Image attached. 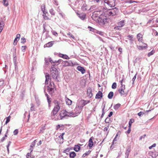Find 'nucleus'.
I'll return each instance as SVG.
<instances>
[{"label":"nucleus","instance_id":"obj_1","mask_svg":"<svg viewBox=\"0 0 158 158\" xmlns=\"http://www.w3.org/2000/svg\"><path fill=\"white\" fill-rule=\"evenodd\" d=\"M56 64H53L52 65L50 69V71L52 77L57 81H59L60 80L58 78L59 76L58 71L56 67Z\"/></svg>","mask_w":158,"mask_h":158},{"label":"nucleus","instance_id":"obj_2","mask_svg":"<svg viewBox=\"0 0 158 158\" xmlns=\"http://www.w3.org/2000/svg\"><path fill=\"white\" fill-rule=\"evenodd\" d=\"M80 106L78 105L76 106L74 110V112L73 111L70 112V115L72 117H75L77 116L81 112L82 108H80Z\"/></svg>","mask_w":158,"mask_h":158},{"label":"nucleus","instance_id":"obj_3","mask_svg":"<svg viewBox=\"0 0 158 158\" xmlns=\"http://www.w3.org/2000/svg\"><path fill=\"white\" fill-rule=\"evenodd\" d=\"M55 106L52 110L51 115L52 116H55L60 109V106L58 102L56 100H55L54 102Z\"/></svg>","mask_w":158,"mask_h":158},{"label":"nucleus","instance_id":"obj_4","mask_svg":"<svg viewBox=\"0 0 158 158\" xmlns=\"http://www.w3.org/2000/svg\"><path fill=\"white\" fill-rule=\"evenodd\" d=\"M118 9L116 7H114L111 9H109L107 10L106 14L109 16L115 15L118 13Z\"/></svg>","mask_w":158,"mask_h":158},{"label":"nucleus","instance_id":"obj_5","mask_svg":"<svg viewBox=\"0 0 158 158\" xmlns=\"http://www.w3.org/2000/svg\"><path fill=\"white\" fill-rule=\"evenodd\" d=\"M70 112H68L66 110L61 111L60 114V119H62L63 118L66 116L71 117L70 115Z\"/></svg>","mask_w":158,"mask_h":158},{"label":"nucleus","instance_id":"obj_6","mask_svg":"<svg viewBox=\"0 0 158 158\" xmlns=\"http://www.w3.org/2000/svg\"><path fill=\"white\" fill-rule=\"evenodd\" d=\"M123 81V79L121 81H120V83L121 85V86L120 88V89L118 90V91L120 94L121 95H125L124 90L125 89V85H123L122 82Z\"/></svg>","mask_w":158,"mask_h":158},{"label":"nucleus","instance_id":"obj_7","mask_svg":"<svg viewBox=\"0 0 158 158\" xmlns=\"http://www.w3.org/2000/svg\"><path fill=\"white\" fill-rule=\"evenodd\" d=\"M116 0H105L104 2L110 7H113L115 6V1Z\"/></svg>","mask_w":158,"mask_h":158},{"label":"nucleus","instance_id":"obj_8","mask_svg":"<svg viewBox=\"0 0 158 158\" xmlns=\"http://www.w3.org/2000/svg\"><path fill=\"white\" fill-rule=\"evenodd\" d=\"M108 19L106 16H102L99 18L98 21L101 24L104 25L107 22Z\"/></svg>","mask_w":158,"mask_h":158},{"label":"nucleus","instance_id":"obj_9","mask_svg":"<svg viewBox=\"0 0 158 158\" xmlns=\"http://www.w3.org/2000/svg\"><path fill=\"white\" fill-rule=\"evenodd\" d=\"M90 102L89 100H82L79 102V105L80 106V108H82L84 106Z\"/></svg>","mask_w":158,"mask_h":158},{"label":"nucleus","instance_id":"obj_10","mask_svg":"<svg viewBox=\"0 0 158 158\" xmlns=\"http://www.w3.org/2000/svg\"><path fill=\"white\" fill-rule=\"evenodd\" d=\"M87 93L88 96L89 97V98L92 97L93 94L92 93V89L91 88L89 87L88 88Z\"/></svg>","mask_w":158,"mask_h":158},{"label":"nucleus","instance_id":"obj_11","mask_svg":"<svg viewBox=\"0 0 158 158\" xmlns=\"http://www.w3.org/2000/svg\"><path fill=\"white\" fill-rule=\"evenodd\" d=\"M77 14L78 16L82 20H83L85 18L86 15L85 13H81L79 14L77 13Z\"/></svg>","mask_w":158,"mask_h":158},{"label":"nucleus","instance_id":"obj_12","mask_svg":"<svg viewBox=\"0 0 158 158\" xmlns=\"http://www.w3.org/2000/svg\"><path fill=\"white\" fill-rule=\"evenodd\" d=\"M82 145L79 143L77 145H75L73 148L74 150L76 152H78L80 149V146Z\"/></svg>","mask_w":158,"mask_h":158},{"label":"nucleus","instance_id":"obj_13","mask_svg":"<svg viewBox=\"0 0 158 158\" xmlns=\"http://www.w3.org/2000/svg\"><path fill=\"white\" fill-rule=\"evenodd\" d=\"M103 94L102 92L99 91L96 94L95 98L96 99H101L102 97Z\"/></svg>","mask_w":158,"mask_h":158},{"label":"nucleus","instance_id":"obj_14","mask_svg":"<svg viewBox=\"0 0 158 158\" xmlns=\"http://www.w3.org/2000/svg\"><path fill=\"white\" fill-rule=\"evenodd\" d=\"M77 69L79 71H80L82 74H84L85 73V70L83 67L81 66L77 67Z\"/></svg>","mask_w":158,"mask_h":158},{"label":"nucleus","instance_id":"obj_15","mask_svg":"<svg viewBox=\"0 0 158 158\" xmlns=\"http://www.w3.org/2000/svg\"><path fill=\"white\" fill-rule=\"evenodd\" d=\"M94 139V138L92 136L89 139V141L88 146L89 148H91L93 145V139Z\"/></svg>","mask_w":158,"mask_h":158},{"label":"nucleus","instance_id":"obj_16","mask_svg":"<svg viewBox=\"0 0 158 158\" xmlns=\"http://www.w3.org/2000/svg\"><path fill=\"white\" fill-rule=\"evenodd\" d=\"M45 6L44 4L42 5L41 7V10L42 11L43 14V16H44V15H45V13H46L47 12L45 10Z\"/></svg>","mask_w":158,"mask_h":158},{"label":"nucleus","instance_id":"obj_17","mask_svg":"<svg viewBox=\"0 0 158 158\" xmlns=\"http://www.w3.org/2000/svg\"><path fill=\"white\" fill-rule=\"evenodd\" d=\"M131 151V149L130 148H127V149L126 152L125 153V157L126 158H128L129 155V153Z\"/></svg>","mask_w":158,"mask_h":158},{"label":"nucleus","instance_id":"obj_18","mask_svg":"<svg viewBox=\"0 0 158 158\" xmlns=\"http://www.w3.org/2000/svg\"><path fill=\"white\" fill-rule=\"evenodd\" d=\"M59 57H62L65 59H69L70 58L67 55L65 54H62L60 53L59 55Z\"/></svg>","mask_w":158,"mask_h":158},{"label":"nucleus","instance_id":"obj_19","mask_svg":"<svg viewBox=\"0 0 158 158\" xmlns=\"http://www.w3.org/2000/svg\"><path fill=\"white\" fill-rule=\"evenodd\" d=\"M50 76L48 74H47L45 75L46 80L45 81V84L46 85H47L48 84V81L49 80H50Z\"/></svg>","mask_w":158,"mask_h":158},{"label":"nucleus","instance_id":"obj_20","mask_svg":"<svg viewBox=\"0 0 158 158\" xmlns=\"http://www.w3.org/2000/svg\"><path fill=\"white\" fill-rule=\"evenodd\" d=\"M76 153L74 152H72L70 153L69 154V157L70 158H74L76 156Z\"/></svg>","mask_w":158,"mask_h":158},{"label":"nucleus","instance_id":"obj_21","mask_svg":"<svg viewBox=\"0 0 158 158\" xmlns=\"http://www.w3.org/2000/svg\"><path fill=\"white\" fill-rule=\"evenodd\" d=\"M53 42H54V41H51L48 42L44 45V47H49L52 46L53 45Z\"/></svg>","mask_w":158,"mask_h":158},{"label":"nucleus","instance_id":"obj_22","mask_svg":"<svg viewBox=\"0 0 158 158\" xmlns=\"http://www.w3.org/2000/svg\"><path fill=\"white\" fill-rule=\"evenodd\" d=\"M144 46H138V49L139 50H143L144 48H147V45L146 44H144Z\"/></svg>","mask_w":158,"mask_h":158},{"label":"nucleus","instance_id":"obj_23","mask_svg":"<svg viewBox=\"0 0 158 158\" xmlns=\"http://www.w3.org/2000/svg\"><path fill=\"white\" fill-rule=\"evenodd\" d=\"M33 151V149H32L30 153H28L26 155L27 158H35V156H31V153Z\"/></svg>","mask_w":158,"mask_h":158},{"label":"nucleus","instance_id":"obj_24","mask_svg":"<svg viewBox=\"0 0 158 158\" xmlns=\"http://www.w3.org/2000/svg\"><path fill=\"white\" fill-rule=\"evenodd\" d=\"M137 38L138 39V40L139 41V42L142 41V35L141 34L139 33V34H138V35H137Z\"/></svg>","mask_w":158,"mask_h":158},{"label":"nucleus","instance_id":"obj_25","mask_svg":"<svg viewBox=\"0 0 158 158\" xmlns=\"http://www.w3.org/2000/svg\"><path fill=\"white\" fill-rule=\"evenodd\" d=\"M118 25L121 27H123L124 25V20H122L119 22L118 23Z\"/></svg>","mask_w":158,"mask_h":158},{"label":"nucleus","instance_id":"obj_26","mask_svg":"<svg viewBox=\"0 0 158 158\" xmlns=\"http://www.w3.org/2000/svg\"><path fill=\"white\" fill-rule=\"evenodd\" d=\"M87 6L85 4H83V6L81 7V9L83 11H85L87 10Z\"/></svg>","mask_w":158,"mask_h":158},{"label":"nucleus","instance_id":"obj_27","mask_svg":"<svg viewBox=\"0 0 158 158\" xmlns=\"http://www.w3.org/2000/svg\"><path fill=\"white\" fill-rule=\"evenodd\" d=\"M15 65V71L16 73L18 72V62L17 61L13 62Z\"/></svg>","mask_w":158,"mask_h":158},{"label":"nucleus","instance_id":"obj_28","mask_svg":"<svg viewBox=\"0 0 158 158\" xmlns=\"http://www.w3.org/2000/svg\"><path fill=\"white\" fill-rule=\"evenodd\" d=\"M114 95V93L113 92H110L108 94V98L110 99H111Z\"/></svg>","mask_w":158,"mask_h":158},{"label":"nucleus","instance_id":"obj_29","mask_svg":"<svg viewBox=\"0 0 158 158\" xmlns=\"http://www.w3.org/2000/svg\"><path fill=\"white\" fill-rule=\"evenodd\" d=\"M121 105L120 103H118L114 106V108L115 110H117L120 107Z\"/></svg>","mask_w":158,"mask_h":158},{"label":"nucleus","instance_id":"obj_30","mask_svg":"<svg viewBox=\"0 0 158 158\" xmlns=\"http://www.w3.org/2000/svg\"><path fill=\"white\" fill-rule=\"evenodd\" d=\"M48 90L51 93H53L54 91L56 90V88L55 87L51 88L49 89H48Z\"/></svg>","mask_w":158,"mask_h":158},{"label":"nucleus","instance_id":"obj_31","mask_svg":"<svg viewBox=\"0 0 158 158\" xmlns=\"http://www.w3.org/2000/svg\"><path fill=\"white\" fill-rule=\"evenodd\" d=\"M55 86L54 83L50 82L49 85L48 86V89H49L51 88L55 87Z\"/></svg>","mask_w":158,"mask_h":158},{"label":"nucleus","instance_id":"obj_32","mask_svg":"<svg viewBox=\"0 0 158 158\" xmlns=\"http://www.w3.org/2000/svg\"><path fill=\"white\" fill-rule=\"evenodd\" d=\"M66 103L67 105H71L72 103V101L69 99L68 98H67L66 100Z\"/></svg>","mask_w":158,"mask_h":158},{"label":"nucleus","instance_id":"obj_33","mask_svg":"<svg viewBox=\"0 0 158 158\" xmlns=\"http://www.w3.org/2000/svg\"><path fill=\"white\" fill-rule=\"evenodd\" d=\"M31 107L30 108V110L31 111H33L35 110V105L33 103L31 104Z\"/></svg>","mask_w":158,"mask_h":158},{"label":"nucleus","instance_id":"obj_34","mask_svg":"<svg viewBox=\"0 0 158 158\" xmlns=\"http://www.w3.org/2000/svg\"><path fill=\"white\" fill-rule=\"evenodd\" d=\"M72 148H67L66 149L64 150V151L63 152L65 153L67 155H68V153H67L66 152H69V151L70 150H72Z\"/></svg>","mask_w":158,"mask_h":158},{"label":"nucleus","instance_id":"obj_35","mask_svg":"<svg viewBox=\"0 0 158 158\" xmlns=\"http://www.w3.org/2000/svg\"><path fill=\"white\" fill-rule=\"evenodd\" d=\"M134 121V120L133 119H131L129 122V127H131V124Z\"/></svg>","mask_w":158,"mask_h":158},{"label":"nucleus","instance_id":"obj_36","mask_svg":"<svg viewBox=\"0 0 158 158\" xmlns=\"http://www.w3.org/2000/svg\"><path fill=\"white\" fill-rule=\"evenodd\" d=\"M62 64L63 66H68L67 61H62Z\"/></svg>","mask_w":158,"mask_h":158},{"label":"nucleus","instance_id":"obj_37","mask_svg":"<svg viewBox=\"0 0 158 158\" xmlns=\"http://www.w3.org/2000/svg\"><path fill=\"white\" fill-rule=\"evenodd\" d=\"M91 151L89 150L88 152H86L82 156V157H84L88 155L90 153Z\"/></svg>","mask_w":158,"mask_h":158},{"label":"nucleus","instance_id":"obj_38","mask_svg":"<svg viewBox=\"0 0 158 158\" xmlns=\"http://www.w3.org/2000/svg\"><path fill=\"white\" fill-rule=\"evenodd\" d=\"M152 157L154 158H158V152L153 153L152 154Z\"/></svg>","mask_w":158,"mask_h":158},{"label":"nucleus","instance_id":"obj_39","mask_svg":"<svg viewBox=\"0 0 158 158\" xmlns=\"http://www.w3.org/2000/svg\"><path fill=\"white\" fill-rule=\"evenodd\" d=\"M37 142L36 140H35L31 143L30 146L31 148H33L35 146L36 143Z\"/></svg>","mask_w":158,"mask_h":158},{"label":"nucleus","instance_id":"obj_40","mask_svg":"<svg viewBox=\"0 0 158 158\" xmlns=\"http://www.w3.org/2000/svg\"><path fill=\"white\" fill-rule=\"evenodd\" d=\"M68 66H73V64L72 61L69 60L67 61Z\"/></svg>","mask_w":158,"mask_h":158},{"label":"nucleus","instance_id":"obj_41","mask_svg":"<svg viewBox=\"0 0 158 158\" xmlns=\"http://www.w3.org/2000/svg\"><path fill=\"white\" fill-rule=\"evenodd\" d=\"M62 61H63V60L61 59H59L58 60H55V61L54 62V63H58V64L56 65H58L59 64H60L61 62H62Z\"/></svg>","mask_w":158,"mask_h":158},{"label":"nucleus","instance_id":"obj_42","mask_svg":"<svg viewBox=\"0 0 158 158\" xmlns=\"http://www.w3.org/2000/svg\"><path fill=\"white\" fill-rule=\"evenodd\" d=\"M10 117H11L10 116L6 117V121L5 124H7L8 123L10 122Z\"/></svg>","mask_w":158,"mask_h":158},{"label":"nucleus","instance_id":"obj_43","mask_svg":"<svg viewBox=\"0 0 158 158\" xmlns=\"http://www.w3.org/2000/svg\"><path fill=\"white\" fill-rule=\"evenodd\" d=\"M50 99L51 98H47V101L48 104V106L49 108L51 106L50 104L51 102V101Z\"/></svg>","mask_w":158,"mask_h":158},{"label":"nucleus","instance_id":"obj_44","mask_svg":"<svg viewBox=\"0 0 158 158\" xmlns=\"http://www.w3.org/2000/svg\"><path fill=\"white\" fill-rule=\"evenodd\" d=\"M154 52H155V51L152 50L148 54V56L149 57L150 56L153 55L154 54Z\"/></svg>","mask_w":158,"mask_h":158},{"label":"nucleus","instance_id":"obj_45","mask_svg":"<svg viewBox=\"0 0 158 158\" xmlns=\"http://www.w3.org/2000/svg\"><path fill=\"white\" fill-rule=\"evenodd\" d=\"M35 100L36 101V103L37 105V106H38L40 105V102L39 100L37 98H35Z\"/></svg>","mask_w":158,"mask_h":158},{"label":"nucleus","instance_id":"obj_46","mask_svg":"<svg viewBox=\"0 0 158 158\" xmlns=\"http://www.w3.org/2000/svg\"><path fill=\"white\" fill-rule=\"evenodd\" d=\"M127 37L129 38L128 39L130 40L131 41H133V35H128L127 36Z\"/></svg>","mask_w":158,"mask_h":158},{"label":"nucleus","instance_id":"obj_47","mask_svg":"<svg viewBox=\"0 0 158 158\" xmlns=\"http://www.w3.org/2000/svg\"><path fill=\"white\" fill-rule=\"evenodd\" d=\"M117 86V84L116 82H114L112 84V88L113 89H115L116 88Z\"/></svg>","mask_w":158,"mask_h":158},{"label":"nucleus","instance_id":"obj_48","mask_svg":"<svg viewBox=\"0 0 158 158\" xmlns=\"http://www.w3.org/2000/svg\"><path fill=\"white\" fill-rule=\"evenodd\" d=\"M49 12L52 15H55V12L54 10L52 9L50 10Z\"/></svg>","mask_w":158,"mask_h":158},{"label":"nucleus","instance_id":"obj_49","mask_svg":"<svg viewBox=\"0 0 158 158\" xmlns=\"http://www.w3.org/2000/svg\"><path fill=\"white\" fill-rule=\"evenodd\" d=\"M137 74V73H136V74L134 76V77L132 79V84L133 85L134 84V81H135V79L136 78Z\"/></svg>","mask_w":158,"mask_h":158},{"label":"nucleus","instance_id":"obj_50","mask_svg":"<svg viewBox=\"0 0 158 158\" xmlns=\"http://www.w3.org/2000/svg\"><path fill=\"white\" fill-rule=\"evenodd\" d=\"M45 129V126H44L43 127H41L40 130V132L43 133Z\"/></svg>","mask_w":158,"mask_h":158},{"label":"nucleus","instance_id":"obj_51","mask_svg":"<svg viewBox=\"0 0 158 158\" xmlns=\"http://www.w3.org/2000/svg\"><path fill=\"white\" fill-rule=\"evenodd\" d=\"M140 61V58H136L135 60L134 61V64H135L138 63L139 61Z\"/></svg>","mask_w":158,"mask_h":158},{"label":"nucleus","instance_id":"obj_52","mask_svg":"<svg viewBox=\"0 0 158 158\" xmlns=\"http://www.w3.org/2000/svg\"><path fill=\"white\" fill-rule=\"evenodd\" d=\"M67 35L70 37H71L72 39H74L75 38L74 36L70 32L68 33L67 34Z\"/></svg>","mask_w":158,"mask_h":158},{"label":"nucleus","instance_id":"obj_53","mask_svg":"<svg viewBox=\"0 0 158 158\" xmlns=\"http://www.w3.org/2000/svg\"><path fill=\"white\" fill-rule=\"evenodd\" d=\"M21 43H22L24 44L26 42V40L23 37L22 38H21Z\"/></svg>","mask_w":158,"mask_h":158},{"label":"nucleus","instance_id":"obj_54","mask_svg":"<svg viewBox=\"0 0 158 158\" xmlns=\"http://www.w3.org/2000/svg\"><path fill=\"white\" fill-rule=\"evenodd\" d=\"M121 27H120V26H118L114 27V29L120 30H121Z\"/></svg>","mask_w":158,"mask_h":158},{"label":"nucleus","instance_id":"obj_55","mask_svg":"<svg viewBox=\"0 0 158 158\" xmlns=\"http://www.w3.org/2000/svg\"><path fill=\"white\" fill-rule=\"evenodd\" d=\"M145 113L142 111H140L138 114L139 116H141L143 115Z\"/></svg>","mask_w":158,"mask_h":158},{"label":"nucleus","instance_id":"obj_56","mask_svg":"<svg viewBox=\"0 0 158 158\" xmlns=\"http://www.w3.org/2000/svg\"><path fill=\"white\" fill-rule=\"evenodd\" d=\"M110 120V118L108 117H107L105 120V122L106 123H109Z\"/></svg>","mask_w":158,"mask_h":158},{"label":"nucleus","instance_id":"obj_57","mask_svg":"<svg viewBox=\"0 0 158 158\" xmlns=\"http://www.w3.org/2000/svg\"><path fill=\"white\" fill-rule=\"evenodd\" d=\"M52 32L53 34L56 36H57L58 35L57 33L55 31H52Z\"/></svg>","mask_w":158,"mask_h":158},{"label":"nucleus","instance_id":"obj_58","mask_svg":"<svg viewBox=\"0 0 158 158\" xmlns=\"http://www.w3.org/2000/svg\"><path fill=\"white\" fill-rule=\"evenodd\" d=\"M18 40L17 39H16L15 38V39L13 43V44L14 45H16L17 44V42H18Z\"/></svg>","mask_w":158,"mask_h":158},{"label":"nucleus","instance_id":"obj_59","mask_svg":"<svg viewBox=\"0 0 158 158\" xmlns=\"http://www.w3.org/2000/svg\"><path fill=\"white\" fill-rule=\"evenodd\" d=\"M18 133V129H15L13 133L15 135H16Z\"/></svg>","mask_w":158,"mask_h":158},{"label":"nucleus","instance_id":"obj_60","mask_svg":"<svg viewBox=\"0 0 158 158\" xmlns=\"http://www.w3.org/2000/svg\"><path fill=\"white\" fill-rule=\"evenodd\" d=\"M3 4L6 6L8 5V2L7 1H3Z\"/></svg>","mask_w":158,"mask_h":158},{"label":"nucleus","instance_id":"obj_61","mask_svg":"<svg viewBox=\"0 0 158 158\" xmlns=\"http://www.w3.org/2000/svg\"><path fill=\"white\" fill-rule=\"evenodd\" d=\"M27 47L26 46H22V51L23 52H24L25 51V49Z\"/></svg>","mask_w":158,"mask_h":158},{"label":"nucleus","instance_id":"obj_62","mask_svg":"<svg viewBox=\"0 0 158 158\" xmlns=\"http://www.w3.org/2000/svg\"><path fill=\"white\" fill-rule=\"evenodd\" d=\"M61 127H64V125H57L56 126V130H58V129L60 128Z\"/></svg>","mask_w":158,"mask_h":158},{"label":"nucleus","instance_id":"obj_63","mask_svg":"<svg viewBox=\"0 0 158 158\" xmlns=\"http://www.w3.org/2000/svg\"><path fill=\"white\" fill-rule=\"evenodd\" d=\"M4 83V82L3 80L0 81V86L2 85Z\"/></svg>","mask_w":158,"mask_h":158},{"label":"nucleus","instance_id":"obj_64","mask_svg":"<svg viewBox=\"0 0 158 158\" xmlns=\"http://www.w3.org/2000/svg\"><path fill=\"white\" fill-rule=\"evenodd\" d=\"M20 37V35L19 34H17L16 35V37L15 38V39H19H19Z\"/></svg>","mask_w":158,"mask_h":158}]
</instances>
